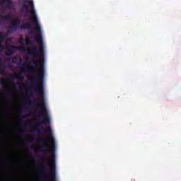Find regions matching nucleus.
Returning <instances> with one entry per match:
<instances>
[{"label":"nucleus","instance_id":"obj_8","mask_svg":"<svg viewBox=\"0 0 181 181\" xmlns=\"http://www.w3.org/2000/svg\"><path fill=\"white\" fill-rule=\"evenodd\" d=\"M38 142L40 144H44L45 146H46V148H50V144H49V142H47V139L45 137H40L38 139Z\"/></svg>","mask_w":181,"mask_h":181},{"label":"nucleus","instance_id":"obj_9","mask_svg":"<svg viewBox=\"0 0 181 181\" xmlns=\"http://www.w3.org/2000/svg\"><path fill=\"white\" fill-rule=\"evenodd\" d=\"M12 59H13L12 63L13 64H18V65L22 64V58H21V57L15 56Z\"/></svg>","mask_w":181,"mask_h":181},{"label":"nucleus","instance_id":"obj_14","mask_svg":"<svg viewBox=\"0 0 181 181\" xmlns=\"http://www.w3.org/2000/svg\"><path fill=\"white\" fill-rule=\"evenodd\" d=\"M33 124H35V120H30L25 123L24 124V127H26L28 128H32L33 127Z\"/></svg>","mask_w":181,"mask_h":181},{"label":"nucleus","instance_id":"obj_11","mask_svg":"<svg viewBox=\"0 0 181 181\" xmlns=\"http://www.w3.org/2000/svg\"><path fill=\"white\" fill-rule=\"evenodd\" d=\"M0 19L1 21H2V22H8L9 21H11L12 15H11V13H8L6 16H1Z\"/></svg>","mask_w":181,"mask_h":181},{"label":"nucleus","instance_id":"obj_29","mask_svg":"<svg viewBox=\"0 0 181 181\" xmlns=\"http://www.w3.org/2000/svg\"><path fill=\"white\" fill-rule=\"evenodd\" d=\"M23 86L24 87H26V85H25V84H23Z\"/></svg>","mask_w":181,"mask_h":181},{"label":"nucleus","instance_id":"obj_3","mask_svg":"<svg viewBox=\"0 0 181 181\" xmlns=\"http://www.w3.org/2000/svg\"><path fill=\"white\" fill-rule=\"evenodd\" d=\"M6 52L5 54L7 57H11L15 54V50H20L21 52H25L26 48L25 47H16L13 45H9L6 48Z\"/></svg>","mask_w":181,"mask_h":181},{"label":"nucleus","instance_id":"obj_31","mask_svg":"<svg viewBox=\"0 0 181 181\" xmlns=\"http://www.w3.org/2000/svg\"><path fill=\"white\" fill-rule=\"evenodd\" d=\"M31 62H29L28 64H30Z\"/></svg>","mask_w":181,"mask_h":181},{"label":"nucleus","instance_id":"obj_17","mask_svg":"<svg viewBox=\"0 0 181 181\" xmlns=\"http://www.w3.org/2000/svg\"><path fill=\"white\" fill-rule=\"evenodd\" d=\"M26 132H28V130L25 129H21L18 131V134L20 135H25V134H26Z\"/></svg>","mask_w":181,"mask_h":181},{"label":"nucleus","instance_id":"obj_25","mask_svg":"<svg viewBox=\"0 0 181 181\" xmlns=\"http://www.w3.org/2000/svg\"><path fill=\"white\" fill-rule=\"evenodd\" d=\"M18 111H19L20 114H22V108L19 109Z\"/></svg>","mask_w":181,"mask_h":181},{"label":"nucleus","instance_id":"obj_26","mask_svg":"<svg viewBox=\"0 0 181 181\" xmlns=\"http://www.w3.org/2000/svg\"><path fill=\"white\" fill-rule=\"evenodd\" d=\"M6 166H9V163H6Z\"/></svg>","mask_w":181,"mask_h":181},{"label":"nucleus","instance_id":"obj_23","mask_svg":"<svg viewBox=\"0 0 181 181\" xmlns=\"http://www.w3.org/2000/svg\"><path fill=\"white\" fill-rule=\"evenodd\" d=\"M9 69H11V70H13V71H15V69H12V66L11 65H8Z\"/></svg>","mask_w":181,"mask_h":181},{"label":"nucleus","instance_id":"obj_4","mask_svg":"<svg viewBox=\"0 0 181 181\" xmlns=\"http://www.w3.org/2000/svg\"><path fill=\"white\" fill-rule=\"evenodd\" d=\"M22 21L20 18H16L8 27L7 32L8 33H13L16 30H18L19 26H21Z\"/></svg>","mask_w":181,"mask_h":181},{"label":"nucleus","instance_id":"obj_24","mask_svg":"<svg viewBox=\"0 0 181 181\" xmlns=\"http://www.w3.org/2000/svg\"><path fill=\"white\" fill-rule=\"evenodd\" d=\"M25 98H27L28 101H30V99L28 96H25Z\"/></svg>","mask_w":181,"mask_h":181},{"label":"nucleus","instance_id":"obj_6","mask_svg":"<svg viewBox=\"0 0 181 181\" xmlns=\"http://www.w3.org/2000/svg\"><path fill=\"white\" fill-rule=\"evenodd\" d=\"M32 17L28 19V21H31V22L26 23L23 24L21 28V29H32V25H35L36 26L39 25V21H37V23H33V20L31 19Z\"/></svg>","mask_w":181,"mask_h":181},{"label":"nucleus","instance_id":"obj_22","mask_svg":"<svg viewBox=\"0 0 181 181\" xmlns=\"http://www.w3.org/2000/svg\"><path fill=\"white\" fill-rule=\"evenodd\" d=\"M5 74V70L0 71V75Z\"/></svg>","mask_w":181,"mask_h":181},{"label":"nucleus","instance_id":"obj_5","mask_svg":"<svg viewBox=\"0 0 181 181\" xmlns=\"http://www.w3.org/2000/svg\"><path fill=\"white\" fill-rule=\"evenodd\" d=\"M32 17L28 19V21H31V22L26 23L23 24L21 28V29H32V25H35L36 26L39 25V21H37V23H33V20L31 19Z\"/></svg>","mask_w":181,"mask_h":181},{"label":"nucleus","instance_id":"obj_30","mask_svg":"<svg viewBox=\"0 0 181 181\" xmlns=\"http://www.w3.org/2000/svg\"><path fill=\"white\" fill-rule=\"evenodd\" d=\"M22 119H23V118H26V117H21Z\"/></svg>","mask_w":181,"mask_h":181},{"label":"nucleus","instance_id":"obj_10","mask_svg":"<svg viewBox=\"0 0 181 181\" xmlns=\"http://www.w3.org/2000/svg\"><path fill=\"white\" fill-rule=\"evenodd\" d=\"M35 42H37V43L43 45V38L42 37V30L38 33V35L35 37Z\"/></svg>","mask_w":181,"mask_h":181},{"label":"nucleus","instance_id":"obj_16","mask_svg":"<svg viewBox=\"0 0 181 181\" xmlns=\"http://www.w3.org/2000/svg\"><path fill=\"white\" fill-rule=\"evenodd\" d=\"M6 81H8V79H6V80L1 79L0 80V84L2 86V87H6Z\"/></svg>","mask_w":181,"mask_h":181},{"label":"nucleus","instance_id":"obj_7","mask_svg":"<svg viewBox=\"0 0 181 181\" xmlns=\"http://www.w3.org/2000/svg\"><path fill=\"white\" fill-rule=\"evenodd\" d=\"M44 134H45V135H50L51 141L52 144H54V138L53 137V134H52V128L50 127H48L44 130Z\"/></svg>","mask_w":181,"mask_h":181},{"label":"nucleus","instance_id":"obj_19","mask_svg":"<svg viewBox=\"0 0 181 181\" xmlns=\"http://www.w3.org/2000/svg\"><path fill=\"white\" fill-rule=\"evenodd\" d=\"M3 2H7L8 4V6H12V5L13 4V2H12L11 0H1Z\"/></svg>","mask_w":181,"mask_h":181},{"label":"nucleus","instance_id":"obj_1","mask_svg":"<svg viewBox=\"0 0 181 181\" xmlns=\"http://www.w3.org/2000/svg\"><path fill=\"white\" fill-rule=\"evenodd\" d=\"M35 152H42V153H45V155H52L53 158L51 160V161H49L48 158H45L42 160V163H43V165H46V166H49L50 168L49 175L46 174L45 172V170H46V166L45 165L41 167V173L42 176L46 178L47 181H57L56 161H54V151L45 149L44 146H40L35 150Z\"/></svg>","mask_w":181,"mask_h":181},{"label":"nucleus","instance_id":"obj_18","mask_svg":"<svg viewBox=\"0 0 181 181\" xmlns=\"http://www.w3.org/2000/svg\"><path fill=\"white\" fill-rule=\"evenodd\" d=\"M18 45H21V46H25V39L20 38L18 41Z\"/></svg>","mask_w":181,"mask_h":181},{"label":"nucleus","instance_id":"obj_12","mask_svg":"<svg viewBox=\"0 0 181 181\" xmlns=\"http://www.w3.org/2000/svg\"><path fill=\"white\" fill-rule=\"evenodd\" d=\"M42 30L40 29V26H39V24L38 25H37V27H33L30 28V35H33V33H35V32H40Z\"/></svg>","mask_w":181,"mask_h":181},{"label":"nucleus","instance_id":"obj_32","mask_svg":"<svg viewBox=\"0 0 181 181\" xmlns=\"http://www.w3.org/2000/svg\"><path fill=\"white\" fill-rule=\"evenodd\" d=\"M34 114H37V112H34Z\"/></svg>","mask_w":181,"mask_h":181},{"label":"nucleus","instance_id":"obj_28","mask_svg":"<svg viewBox=\"0 0 181 181\" xmlns=\"http://www.w3.org/2000/svg\"><path fill=\"white\" fill-rule=\"evenodd\" d=\"M10 59H9V58L7 59H6V62H9Z\"/></svg>","mask_w":181,"mask_h":181},{"label":"nucleus","instance_id":"obj_21","mask_svg":"<svg viewBox=\"0 0 181 181\" xmlns=\"http://www.w3.org/2000/svg\"><path fill=\"white\" fill-rule=\"evenodd\" d=\"M4 52V45L2 44H0V53H2Z\"/></svg>","mask_w":181,"mask_h":181},{"label":"nucleus","instance_id":"obj_15","mask_svg":"<svg viewBox=\"0 0 181 181\" xmlns=\"http://www.w3.org/2000/svg\"><path fill=\"white\" fill-rule=\"evenodd\" d=\"M12 78H16L17 80H22V76H21V74H14L11 76Z\"/></svg>","mask_w":181,"mask_h":181},{"label":"nucleus","instance_id":"obj_20","mask_svg":"<svg viewBox=\"0 0 181 181\" xmlns=\"http://www.w3.org/2000/svg\"><path fill=\"white\" fill-rule=\"evenodd\" d=\"M33 141V138H31L30 139L28 140H24L22 141V144H30Z\"/></svg>","mask_w":181,"mask_h":181},{"label":"nucleus","instance_id":"obj_2","mask_svg":"<svg viewBox=\"0 0 181 181\" xmlns=\"http://www.w3.org/2000/svg\"><path fill=\"white\" fill-rule=\"evenodd\" d=\"M23 1L24 2V4L21 6V11H25L24 16L28 17V13H30L31 20L33 21V23H37V16H36V11H35L33 1L23 0Z\"/></svg>","mask_w":181,"mask_h":181},{"label":"nucleus","instance_id":"obj_33","mask_svg":"<svg viewBox=\"0 0 181 181\" xmlns=\"http://www.w3.org/2000/svg\"><path fill=\"white\" fill-rule=\"evenodd\" d=\"M26 66L28 67V64H26Z\"/></svg>","mask_w":181,"mask_h":181},{"label":"nucleus","instance_id":"obj_13","mask_svg":"<svg viewBox=\"0 0 181 181\" xmlns=\"http://www.w3.org/2000/svg\"><path fill=\"white\" fill-rule=\"evenodd\" d=\"M3 93L7 97H12V90L11 89H4Z\"/></svg>","mask_w":181,"mask_h":181},{"label":"nucleus","instance_id":"obj_27","mask_svg":"<svg viewBox=\"0 0 181 181\" xmlns=\"http://www.w3.org/2000/svg\"><path fill=\"white\" fill-rule=\"evenodd\" d=\"M28 94H29L30 95H32V93H31V92H28Z\"/></svg>","mask_w":181,"mask_h":181}]
</instances>
